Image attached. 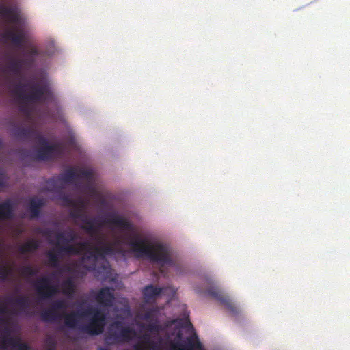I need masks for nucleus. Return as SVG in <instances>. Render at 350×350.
I'll list each match as a JSON object with an SVG mask.
<instances>
[{"mask_svg":"<svg viewBox=\"0 0 350 350\" xmlns=\"http://www.w3.org/2000/svg\"><path fill=\"white\" fill-rule=\"evenodd\" d=\"M205 288L196 289L197 293H205L223 304L225 308L230 312L232 315H237L239 312V308L231 301L228 296L223 292L213 283L211 279H206Z\"/></svg>","mask_w":350,"mask_h":350,"instance_id":"0eeeda50","label":"nucleus"},{"mask_svg":"<svg viewBox=\"0 0 350 350\" xmlns=\"http://www.w3.org/2000/svg\"><path fill=\"white\" fill-rule=\"evenodd\" d=\"M51 310H54V311L57 312L58 310H65L66 308V301L62 299L55 300L52 302L51 306L50 308Z\"/></svg>","mask_w":350,"mask_h":350,"instance_id":"2f4dec72","label":"nucleus"},{"mask_svg":"<svg viewBox=\"0 0 350 350\" xmlns=\"http://www.w3.org/2000/svg\"><path fill=\"white\" fill-rule=\"evenodd\" d=\"M42 320L44 322H57L60 320L61 313L51 308L43 310L40 314Z\"/></svg>","mask_w":350,"mask_h":350,"instance_id":"4be33fe9","label":"nucleus"},{"mask_svg":"<svg viewBox=\"0 0 350 350\" xmlns=\"http://www.w3.org/2000/svg\"><path fill=\"white\" fill-rule=\"evenodd\" d=\"M81 314L90 317L88 323L81 327V330L83 333L91 336H98L103 332L107 323V317L101 309L88 307L81 312Z\"/></svg>","mask_w":350,"mask_h":350,"instance_id":"39448f33","label":"nucleus"},{"mask_svg":"<svg viewBox=\"0 0 350 350\" xmlns=\"http://www.w3.org/2000/svg\"><path fill=\"white\" fill-rule=\"evenodd\" d=\"M93 246L89 241L79 242L76 245H59V252L67 255H80L83 254L81 259L83 261L92 260L96 262L98 260H104L107 256H112L122 252L121 249L117 247L120 244V240L114 243L105 242L101 244L96 243Z\"/></svg>","mask_w":350,"mask_h":350,"instance_id":"f257e3e1","label":"nucleus"},{"mask_svg":"<svg viewBox=\"0 0 350 350\" xmlns=\"http://www.w3.org/2000/svg\"><path fill=\"white\" fill-rule=\"evenodd\" d=\"M14 207L12 202L7 200L0 204V219H10L13 217Z\"/></svg>","mask_w":350,"mask_h":350,"instance_id":"412c9836","label":"nucleus"},{"mask_svg":"<svg viewBox=\"0 0 350 350\" xmlns=\"http://www.w3.org/2000/svg\"><path fill=\"white\" fill-rule=\"evenodd\" d=\"M129 244L133 251L152 262L161 267L174 265L170 249L165 243L159 241L148 243L146 239H140L137 234H135Z\"/></svg>","mask_w":350,"mask_h":350,"instance_id":"f03ea898","label":"nucleus"},{"mask_svg":"<svg viewBox=\"0 0 350 350\" xmlns=\"http://www.w3.org/2000/svg\"><path fill=\"white\" fill-rule=\"evenodd\" d=\"M83 225L81 226V228L84 230L88 234L92 237H94L96 243L101 244L104 241L103 237L98 235L100 228L103 226V223L100 222L95 217H90L85 216L82 219Z\"/></svg>","mask_w":350,"mask_h":350,"instance_id":"1a4fd4ad","label":"nucleus"},{"mask_svg":"<svg viewBox=\"0 0 350 350\" xmlns=\"http://www.w3.org/2000/svg\"><path fill=\"white\" fill-rule=\"evenodd\" d=\"M38 272V269L32 267L30 265H27L22 268L21 271V275L24 278H28L37 275Z\"/></svg>","mask_w":350,"mask_h":350,"instance_id":"c756f323","label":"nucleus"},{"mask_svg":"<svg viewBox=\"0 0 350 350\" xmlns=\"http://www.w3.org/2000/svg\"><path fill=\"white\" fill-rule=\"evenodd\" d=\"M65 233L68 238V241L73 242L77 239V234L72 230L66 232Z\"/></svg>","mask_w":350,"mask_h":350,"instance_id":"37998d69","label":"nucleus"},{"mask_svg":"<svg viewBox=\"0 0 350 350\" xmlns=\"http://www.w3.org/2000/svg\"><path fill=\"white\" fill-rule=\"evenodd\" d=\"M92 193H94V191H94V189H92Z\"/></svg>","mask_w":350,"mask_h":350,"instance_id":"09e8293b","label":"nucleus"},{"mask_svg":"<svg viewBox=\"0 0 350 350\" xmlns=\"http://www.w3.org/2000/svg\"><path fill=\"white\" fill-rule=\"evenodd\" d=\"M23 62L21 59L11 58L8 66V70L15 75H19L23 66Z\"/></svg>","mask_w":350,"mask_h":350,"instance_id":"a878e982","label":"nucleus"},{"mask_svg":"<svg viewBox=\"0 0 350 350\" xmlns=\"http://www.w3.org/2000/svg\"><path fill=\"white\" fill-rule=\"evenodd\" d=\"M5 186V183L2 179H0V187H3Z\"/></svg>","mask_w":350,"mask_h":350,"instance_id":"de8ad7c7","label":"nucleus"},{"mask_svg":"<svg viewBox=\"0 0 350 350\" xmlns=\"http://www.w3.org/2000/svg\"><path fill=\"white\" fill-rule=\"evenodd\" d=\"M155 310L154 309H150L147 310L144 314V319L146 320H150L154 316Z\"/></svg>","mask_w":350,"mask_h":350,"instance_id":"79ce46f5","label":"nucleus"},{"mask_svg":"<svg viewBox=\"0 0 350 350\" xmlns=\"http://www.w3.org/2000/svg\"><path fill=\"white\" fill-rule=\"evenodd\" d=\"M39 247V243L36 240L31 239L24 244L21 245L18 248V252L21 254H25L27 252H31L36 250Z\"/></svg>","mask_w":350,"mask_h":350,"instance_id":"393cba45","label":"nucleus"},{"mask_svg":"<svg viewBox=\"0 0 350 350\" xmlns=\"http://www.w3.org/2000/svg\"><path fill=\"white\" fill-rule=\"evenodd\" d=\"M61 288L63 294L71 296L75 293L76 286L72 278H68L62 283Z\"/></svg>","mask_w":350,"mask_h":350,"instance_id":"b1692460","label":"nucleus"},{"mask_svg":"<svg viewBox=\"0 0 350 350\" xmlns=\"http://www.w3.org/2000/svg\"><path fill=\"white\" fill-rule=\"evenodd\" d=\"M37 232L43 235L45 237H50L52 234V230L48 228L42 229V228H38Z\"/></svg>","mask_w":350,"mask_h":350,"instance_id":"ea45409f","label":"nucleus"},{"mask_svg":"<svg viewBox=\"0 0 350 350\" xmlns=\"http://www.w3.org/2000/svg\"><path fill=\"white\" fill-rule=\"evenodd\" d=\"M45 202L42 198L33 197L29 201L31 218L34 219L40 216L41 208L44 206Z\"/></svg>","mask_w":350,"mask_h":350,"instance_id":"dca6fc26","label":"nucleus"},{"mask_svg":"<svg viewBox=\"0 0 350 350\" xmlns=\"http://www.w3.org/2000/svg\"><path fill=\"white\" fill-rule=\"evenodd\" d=\"M38 54V51L37 49L35 47H32L25 55H28L34 57L35 55H37Z\"/></svg>","mask_w":350,"mask_h":350,"instance_id":"c03bdc74","label":"nucleus"},{"mask_svg":"<svg viewBox=\"0 0 350 350\" xmlns=\"http://www.w3.org/2000/svg\"><path fill=\"white\" fill-rule=\"evenodd\" d=\"M59 199L61 200L66 206H76L75 200L68 194L61 193L59 196Z\"/></svg>","mask_w":350,"mask_h":350,"instance_id":"7c9ffc66","label":"nucleus"},{"mask_svg":"<svg viewBox=\"0 0 350 350\" xmlns=\"http://www.w3.org/2000/svg\"><path fill=\"white\" fill-rule=\"evenodd\" d=\"M20 101L22 103V105H21L20 107V111L21 113H23V114H25L27 117H29V108L27 107V105H26L27 103H23L21 100Z\"/></svg>","mask_w":350,"mask_h":350,"instance_id":"a19ab883","label":"nucleus"},{"mask_svg":"<svg viewBox=\"0 0 350 350\" xmlns=\"http://www.w3.org/2000/svg\"><path fill=\"white\" fill-rule=\"evenodd\" d=\"M0 16L9 23L18 25L20 23L19 11L16 7L0 4Z\"/></svg>","mask_w":350,"mask_h":350,"instance_id":"9d476101","label":"nucleus"},{"mask_svg":"<svg viewBox=\"0 0 350 350\" xmlns=\"http://www.w3.org/2000/svg\"><path fill=\"white\" fill-rule=\"evenodd\" d=\"M79 316H83L81 314L78 312H70L67 313L65 311H63L61 313L60 320L62 319H64V324L67 327L69 328H75L77 324L79 322Z\"/></svg>","mask_w":350,"mask_h":350,"instance_id":"a211bd4d","label":"nucleus"},{"mask_svg":"<svg viewBox=\"0 0 350 350\" xmlns=\"http://www.w3.org/2000/svg\"><path fill=\"white\" fill-rule=\"evenodd\" d=\"M146 330L152 333H157L160 330V325L157 323H149L146 326Z\"/></svg>","mask_w":350,"mask_h":350,"instance_id":"f704fd0d","label":"nucleus"},{"mask_svg":"<svg viewBox=\"0 0 350 350\" xmlns=\"http://www.w3.org/2000/svg\"><path fill=\"white\" fill-rule=\"evenodd\" d=\"M135 335L134 329L125 326L122 321L116 320L109 325L105 340L111 345L124 344L131 341Z\"/></svg>","mask_w":350,"mask_h":350,"instance_id":"20e7f679","label":"nucleus"},{"mask_svg":"<svg viewBox=\"0 0 350 350\" xmlns=\"http://www.w3.org/2000/svg\"><path fill=\"white\" fill-rule=\"evenodd\" d=\"M1 37L5 40H10L16 47H23L25 35L21 29H8L1 35Z\"/></svg>","mask_w":350,"mask_h":350,"instance_id":"f8f14e48","label":"nucleus"},{"mask_svg":"<svg viewBox=\"0 0 350 350\" xmlns=\"http://www.w3.org/2000/svg\"><path fill=\"white\" fill-rule=\"evenodd\" d=\"M178 350H204L198 336L196 333L187 337L179 345Z\"/></svg>","mask_w":350,"mask_h":350,"instance_id":"4468645a","label":"nucleus"},{"mask_svg":"<svg viewBox=\"0 0 350 350\" xmlns=\"http://www.w3.org/2000/svg\"><path fill=\"white\" fill-rule=\"evenodd\" d=\"M10 311L7 307V306L0 300V314L9 313ZM0 321L5 323L6 320L3 318H0Z\"/></svg>","mask_w":350,"mask_h":350,"instance_id":"e433bc0d","label":"nucleus"},{"mask_svg":"<svg viewBox=\"0 0 350 350\" xmlns=\"http://www.w3.org/2000/svg\"><path fill=\"white\" fill-rule=\"evenodd\" d=\"M8 346L16 347L18 350H29V347L27 344L20 342L18 340L12 337L2 338L1 347L2 349H6Z\"/></svg>","mask_w":350,"mask_h":350,"instance_id":"6ab92c4d","label":"nucleus"},{"mask_svg":"<svg viewBox=\"0 0 350 350\" xmlns=\"http://www.w3.org/2000/svg\"><path fill=\"white\" fill-rule=\"evenodd\" d=\"M47 185L50 187H56V180H55V178L49 179L47 181Z\"/></svg>","mask_w":350,"mask_h":350,"instance_id":"a18cd8bd","label":"nucleus"},{"mask_svg":"<svg viewBox=\"0 0 350 350\" xmlns=\"http://www.w3.org/2000/svg\"><path fill=\"white\" fill-rule=\"evenodd\" d=\"M27 85V83L18 84L13 90L14 94L23 103H47L53 100V94L47 83H33L29 94H25L23 88Z\"/></svg>","mask_w":350,"mask_h":350,"instance_id":"7ed1b4c3","label":"nucleus"},{"mask_svg":"<svg viewBox=\"0 0 350 350\" xmlns=\"http://www.w3.org/2000/svg\"><path fill=\"white\" fill-rule=\"evenodd\" d=\"M11 272L12 269L10 267L6 266L0 267V280L2 281L6 280L11 274Z\"/></svg>","mask_w":350,"mask_h":350,"instance_id":"473e14b6","label":"nucleus"},{"mask_svg":"<svg viewBox=\"0 0 350 350\" xmlns=\"http://www.w3.org/2000/svg\"><path fill=\"white\" fill-rule=\"evenodd\" d=\"M78 178L77 170L74 167L67 169L58 177L61 184L73 183Z\"/></svg>","mask_w":350,"mask_h":350,"instance_id":"aec40b11","label":"nucleus"},{"mask_svg":"<svg viewBox=\"0 0 350 350\" xmlns=\"http://www.w3.org/2000/svg\"><path fill=\"white\" fill-rule=\"evenodd\" d=\"M77 174H78V178L79 176H81V177L85 178H90L92 175L90 170H84V169L79 170V172H77Z\"/></svg>","mask_w":350,"mask_h":350,"instance_id":"4c0bfd02","label":"nucleus"},{"mask_svg":"<svg viewBox=\"0 0 350 350\" xmlns=\"http://www.w3.org/2000/svg\"><path fill=\"white\" fill-rule=\"evenodd\" d=\"M41 146L38 148L34 156L37 161H51L63 156L64 147L62 143L50 144L49 141L42 135H38L37 141Z\"/></svg>","mask_w":350,"mask_h":350,"instance_id":"423d86ee","label":"nucleus"},{"mask_svg":"<svg viewBox=\"0 0 350 350\" xmlns=\"http://www.w3.org/2000/svg\"><path fill=\"white\" fill-rule=\"evenodd\" d=\"M57 238V243L56 246L58 249V252H59V245H70V243L72 241H68V238L66 236V234L65 232H59L56 234Z\"/></svg>","mask_w":350,"mask_h":350,"instance_id":"c85d7f7f","label":"nucleus"},{"mask_svg":"<svg viewBox=\"0 0 350 350\" xmlns=\"http://www.w3.org/2000/svg\"><path fill=\"white\" fill-rule=\"evenodd\" d=\"M8 302L18 306L21 311H25L29 308V300L26 296H21L15 299H8Z\"/></svg>","mask_w":350,"mask_h":350,"instance_id":"bb28decb","label":"nucleus"},{"mask_svg":"<svg viewBox=\"0 0 350 350\" xmlns=\"http://www.w3.org/2000/svg\"><path fill=\"white\" fill-rule=\"evenodd\" d=\"M76 206H72L74 208H77L82 211H85L86 207V202L85 200L79 199L78 200H75Z\"/></svg>","mask_w":350,"mask_h":350,"instance_id":"c9c22d12","label":"nucleus"},{"mask_svg":"<svg viewBox=\"0 0 350 350\" xmlns=\"http://www.w3.org/2000/svg\"><path fill=\"white\" fill-rule=\"evenodd\" d=\"M95 299L101 306H112L115 299L113 290L109 287L102 288L95 294Z\"/></svg>","mask_w":350,"mask_h":350,"instance_id":"9b49d317","label":"nucleus"},{"mask_svg":"<svg viewBox=\"0 0 350 350\" xmlns=\"http://www.w3.org/2000/svg\"><path fill=\"white\" fill-rule=\"evenodd\" d=\"M15 135L22 139H34L36 142L38 140V135H42L36 129L33 128H18L15 133Z\"/></svg>","mask_w":350,"mask_h":350,"instance_id":"f3484780","label":"nucleus"},{"mask_svg":"<svg viewBox=\"0 0 350 350\" xmlns=\"http://www.w3.org/2000/svg\"><path fill=\"white\" fill-rule=\"evenodd\" d=\"M105 222L128 232H133L135 230L133 225L129 221L116 213L111 214L110 217L107 218Z\"/></svg>","mask_w":350,"mask_h":350,"instance_id":"ddd939ff","label":"nucleus"},{"mask_svg":"<svg viewBox=\"0 0 350 350\" xmlns=\"http://www.w3.org/2000/svg\"><path fill=\"white\" fill-rule=\"evenodd\" d=\"M163 293V288L154 286L152 284L145 286L142 290V294L146 302L156 300Z\"/></svg>","mask_w":350,"mask_h":350,"instance_id":"2eb2a0df","label":"nucleus"},{"mask_svg":"<svg viewBox=\"0 0 350 350\" xmlns=\"http://www.w3.org/2000/svg\"><path fill=\"white\" fill-rule=\"evenodd\" d=\"M87 270L92 271L95 269V265H92V266L85 267Z\"/></svg>","mask_w":350,"mask_h":350,"instance_id":"49530a36","label":"nucleus"},{"mask_svg":"<svg viewBox=\"0 0 350 350\" xmlns=\"http://www.w3.org/2000/svg\"><path fill=\"white\" fill-rule=\"evenodd\" d=\"M33 287L38 296L42 299L52 297L58 293V286L51 283L48 276H42L33 282Z\"/></svg>","mask_w":350,"mask_h":350,"instance_id":"6e6552de","label":"nucleus"},{"mask_svg":"<svg viewBox=\"0 0 350 350\" xmlns=\"http://www.w3.org/2000/svg\"><path fill=\"white\" fill-rule=\"evenodd\" d=\"M59 253L62 254L60 252H56L54 251H49L47 253V257L49 259V264L50 266L53 267H57L59 264ZM64 254V253H62Z\"/></svg>","mask_w":350,"mask_h":350,"instance_id":"cd10ccee","label":"nucleus"},{"mask_svg":"<svg viewBox=\"0 0 350 350\" xmlns=\"http://www.w3.org/2000/svg\"><path fill=\"white\" fill-rule=\"evenodd\" d=\"M157 344L150 340L148 335H144L142 344H137L134 346V350H157Z\"/></svg>","mask_w":350,"mask_h":350,"instance_id":"5701e85b","label":"nucleus"},{"mask_svg":"<svg viewBox=\"0 0 350 350\" xmlns=\"http://www.w3.org/2000/svg\"><path fill=\"white\" fill-rule=\"evenodd\" d=\"M75 209L72 211L70 213V215L71 217L74 219H80L81 221L84 218L85 216H87L85 213L77 208H75Z\"/></svg>","mask_w":350,"mask_h":350,"instance_id":"72a5a7b5","label":"nucleus"},{"mask_svg":"<svg viewBox=\"0 0 350 350\" xmlns=\"http://www.w3.org/2000/svg\"><path fill=\"white\" fill-rule=\"evenodd\" d=\"M21 59L23 61V65H27L28 66H31L35 62L34 57L28 55H25V58Z\"/></svg>","mask_w":350,"mask_h":350,"instance_id":"58836bf2","label":"nucleus"}]
</instances>
